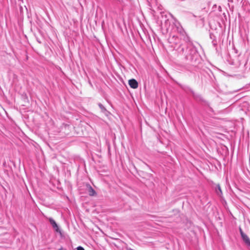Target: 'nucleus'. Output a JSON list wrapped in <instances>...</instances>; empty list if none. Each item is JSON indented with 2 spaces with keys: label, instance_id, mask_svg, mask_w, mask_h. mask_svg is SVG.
I'll list each match as a JSON object with an SVG mask.
<instances>
[{
  "label": "nucleus",
  "instance_id": "f257e3e1",
  "mask_svg": "<svg viewBox=\"0 0 250 250\" xmlns=\"http://www.w3.org/2000/svg\"><path fill=\"white\" fill-rule=\"evenodd\" d=\"M162 20H161V23L162 25L164 26V27L167 29L168 30L169 27H170V22L168 19L167 18V16L166 14H162Z\"/></svg>",
  "mask_w": 250,
  "mask_h": 250
},
{
  "label": "nucleus",
  "instance_id": "f03ea898",
  "mask_svg": "<svg viewBox=\"0 0 250 250\" xmlns=\"http://www.w3.org/2000/svg\"><path fill=\"white\" fill-rule=\"evenodd\" d=\"M241 237L244 243L250 250V239L249 236L246 234H243V235L241 236Z\"/></svg>",
  "mask_w": 250,
  "mask_h": 250
},
{
  "label": "nucleus",
  "instance_id": "7ed1b4c3",
  "mask_svg": "<svg viewBox=\"0 0 250 250\" xmlns=\"http://www.w3.org/2000/svg\"><path fill=\"white\" fill-rule=\"evenodd\" d=\"M49 222L50 223V224H51L52 227L53 228V229L55 230V231L56 232H61V231L59 228V227H58V225L57 224V223H56V222L55 221V220L54 219H53L52 218H49Z\"/></svg>",
  "mask_w": 250,
  "mask_h": 250
},
{
  "label": "nucleus",
  "instance_id": "20e7f679",
  "mask_svg": "<svg viewBox=\"0 0 250 250\" xmlns=\"http://www.w3.org/2000/svg\"><path fill=\"white\" fill-rule=\"evenodd\" d=\"M186 52H188V54H185V60L191 61L193 60V55L192 54V51H191V49L187 48Z\"/></svg>",
  "mask_w": 250,
  "mask_h": 250
},
{
  "label": "nucleus",
  "instance_id": "39448f33",
  "mask_svg": "<svg viewBox=\"0 0 250 250\" xmlns=\"http://www.w3.org/2000/svg\"><path fill=\"white\" fill-rule=\"evenodd\" d=\"M128 84L131 88L134 89L137 88L138 87V82L134 79L129 80Z\"/></svg>",
  "mask_w": 250,
  "mask_h": 250
},
{
  "label": "nucleus",
  "instance_id": "423d86ee",
  "mask_svg": "<svg viewBox=\"0 0 250 250\" xmlns=\"http://www.w3.org/2000/svg\"><path fill=\"white\" fill-rule=\"evenodd\" d=\"M87 190L90 196H94L96 194V191L89 184L86 185Z\"/></svg>",
  "mask_w": 250,
  "mask_h": 250
},
{
  "label": "nucleus",
  "instance_id": "0eeeda50",
  "mask_svg": "<svg viewBox=\"0 0 250 250\" xmlns=\"http://www.w3.org/2000/svg\"><path fill=\"white\" fill-rule=\"evenodd\" d=\"M216 192L219 196H221L222 194V192L221 189V187L219 185H217L215 188Z\"/></svg>",
  "mask_w": 250,
  "mask_h": 250
},
{
  "label": "nucleus",
  "instance_id": "6e6552de",
  "mask_svg": "<svg viewBox=\"0 0 250 250\" xmlns=\"http://www.w3.org/2000/svg\"><path fill=\"white\" fill-rule=\"evenodd\" d=\"M98 105H99V107L101 108V109L103 112L104 113L106 111L105 108L104 106V105L102 104L99 103Z\"/></svg>",
  "mask_w": 250,
  "mask_h": 250
},
{
  "label": "nucleus",
  "instance_id": "1a4fd4ad",
  "mask_svg": "<svg viewBox=\"0 0 250 250\" xmlns=\"http://www.w3.org/2000/svg\"><path fill=\"white\" fill-rule=\"evenodd\" d=\"M185 51V49L183 47H182L181 50L179 51V53L180 54H184Z\"/></svg>",
  "mask_w": 250,
  "mask_h": 250
},
{
  "label": "nucleus",
  "instance_id": "9d476101",
  "mask_svg": "<svg viewBox=\"0 0 250 250\" xmlns=\"http://www.w3.org/2000/svg\"><path fill=\"white\" fill-rule=\"evenodd\" d=\"M239 231L241 234V236L243 235V234H245V233L243 231L242 229L241 228H239Z\"/></svg>",
  "mask_w": 250,
  "mask_h": 250
},
{
  "label": "nucleus",
  "instance_id": "9b49d317",
  "mask_svg": "<svg viewBox=\"0 0 250 250\" xmlns=\"http://www.w3.org/2000/svg\"><path fill=\"white\" fill-rule=\"evenodd\" d=\"M77 250H84V249H83V247H81V246H79L78 247H77Z\"/></svg>",
  "mask_w": 250,
  "mask_h": 250
}]
</instances>
